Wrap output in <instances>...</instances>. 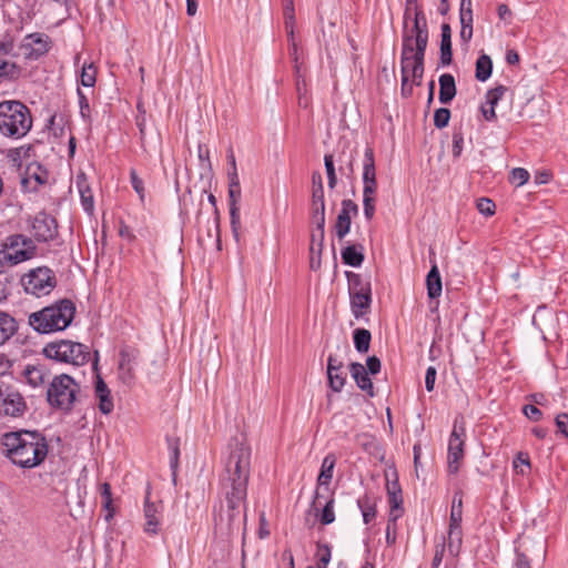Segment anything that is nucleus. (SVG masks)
Wrapping results in <instances>:
<instances>
[{
    "label": "nucleus",
    "instance_id": "603ef678",
    "mask_svg": "<svg viewBox=\"0 0 568 568\" xmlns=\"http://www.w3.org/2000/svg\"><path fill=\"white\" fill-rule=\"evenodd\" d=\"M130 179H131L132 187L138 193L140 200L143 201L144 196H145L144 183H143L142 179L139 178V175L136 174L135 170H131Z\"/></svg>",
    "mask_w": 568,
    "mask_h": 568
},
{
    "label": "nucleus",
    "instance_id": "e2e57ef3",
    "mask_svg": "<svg viewBox=\"0 0 568 568\" xmlns=\"http://www.w3.org/2000/svg\"><path fill=\"white\" fill-rule=\"evenodd\" d=\"M444 552H445V544L442 542V544H438L436 546V550H435V555H434V558H433V568H438L443 561V558H444Z\"/></svg>",
    "mask_w": 568,
    "mask_h": 568
},
{
    "label": "nucleus",
    "instance_id": "f8f14e48",
    "mask_svg": "<svg viewBox=\"0 0 568 568\" xmlns=\"http://www.w3.org/2000/svg\"><path fill=\"white\" fill-rule=\"evenodd\" d=\"M34 250L36 247L30 239L16 234L7 239L3 258L10 264L16 265L31 258Z\"/></svg>",
    "mask_w": 568,
    "mask_h": 568
},
{
    "label": "nucleus",
    "instance_id": "aec40b11",
    "mask_svg": "<svg viewBox=\"0 0 568 568\" xmlns=\"http://www.w3.org/2000/svg\"><path fill=\"white\" fill-rule=\"evenodd\" d=\"M376 168L374 151L372 148H366L363 159V192L376 193Z\"/></svg>",
    "mask_w": 568,
    "mask_h": 568
},
{
    "label": "nucleus",
    "instance_id": "ea45409f",
    "mask_svg": "<svg viewBox=\"0 0 568 568\" xmlns=\"http://www.w3.org/2000/svg\"><path fill=\"white\" fill-rule=\"evenodd\" d=\"M357 505L362 511L364 523H372L376 517V507L375 504L371 500V498L364 496L357 500Z\"/></svg>",
    "mask_w": 568,
    "mask_h": 568
},
{
    "label": "nucleus",
    "instance_id": "e433bc0d",
    "mask_svg": "<svg viewBox=\"0 0 568 568\" xmlns=\"http://www.w3.org/2000/svg\"><path fill=\"white\" fill-rule=\"evenodd\" d=\"M322 499H324V505H323V508L321 509V511L316 514V516L318 517L322 525H329V524L334 523V520H335V513H334L335 500L332 496L325 497L324 495H323Z\"/></svg>",
    "mask_w": 568,
    "mask_h": 568
},
{
    "label": "nucleus",
    "instance_id": "dca6fc26",
    "mask_svg": "<svg viewBox=\"0 0 568 568\" xmlns=\"http://www.w3.org/2000/svg\"><path fill=\"white\" fill-rule=\"evenodd\" d=\"M20 48L27 59L37 60L49 51L50 39L43 33H30L24 37Z\"/></svg>",
    "mask_w": 568,
    "mask_h": 568
},
{
    "label": "nucleus",
    "instance_id": "680f3d73",
    "mask_svg": "<svg viewBox=\"0 0 568 568\" xmlns=\"http://www.w3.org/2000/svg\"><path fill=\"white\" fill-rule=\"evenodd\" d=\"M367 373L375 375L381 371V361L376 356H369L366 361Z\"/></svg>",
    "mask_w": 568,
    "mask_h": 568
},
{
    "label": "nucleus",
    "instance_id": "c03bdc74",
    "mask_svg": "<svg viewBox=\"0 0 568 568\" xmlns=\"http://www.w3.org/2000/svg\"><path fill=\"white\" fill-rule=\"evenodd\" d=\"M463 520V500L457 495L453 498L449 524H462Z\"/></svg>",
    "mask_w": 568,
    "mask_h": 568
},
{
    "label": "nucleus",
    "instance_id": "6ab92c4d",
    "mask_svg": "<svg viewBox=\"0 0 568 568\" xmlns=\"http://www.w3.org/2000/svg\"><path fill=\"white\" fill-rule=\"evenodd\" d=\"M32 232L38 241L48 242L53 240L58 234V225L52 216L45 213H39L33 219Z\"/></svg>",
    "mask_w": 568,
    "mask_h": 568
},
{
    "label": "nucleus",
    "instance_id": "393cba45",
    "mask_svg": "<svg viewBox=\"0 0 568 568\" xmlns=\"http://www.w3.org/2000/svg\"><path fill=\"white\" fill-rule=\"evenodd\" d=\"M459 18L462 23L460 38L468 42L473 37L471 0H460Z\"/></svg>",
    "mask_w": 568,
    "mask_h": 568
},
{
    "label": "nucleus",
    "instance_id": "7c9ffc66",
    "mask_svg": "<svg viewBox=\"0 0 568 568\" xmlns=\"http://www.w3.org/2000/svg\"><path fill=\"white\" fill-rule=\"evenodd\" d=\"M463 544L462 524H449L448 528V550L453 556H457Z\"/></svg>",
    "mask_w": 568,
    "mask_h": 568
},
{
    "label": "nucleus",
    "instance_id": "09e8293b",
    "mask_svg": "<svg viewBox=\"0 0 568 568\" xmlns=\"http://www.w3.org/2000/svg\"><path fill=\"white\" fill-rule=\"evenodd\" d=\"M325 169L327 173L328 186L334 189L337 183V178L334 168L333 155L326 154L324 158Z\"/></svg>",
    "mask_w": 568,
    "mask_h": 568
},
{
    "label": "nucleus",
    "instance_id": "412c9836",
    "mask_svg": "<svg viewBox=\"0 0 568 568\" xmlns=\"http://www.w3.org/2000/svg\"><path fill=\"white\" fill-rule=\"evenodd\" d=\"M23 381L33 388L43 387L49 379V371L41 364H28L22 371Z\"/></svg>",
    "mask_w": 568,
    "mask_h": 568
},
{
    "label": "nucleus",
    "instance_id": "2eb2a0df",
    "mask_svg": "<svg viewBox=\"0 0 568 568\" xmlns=\"http://www.w3.org/2000/svg\"><path fill=\"white\" fill-rule=\"evenodd\" d=\"M312 220L316 224L318 231V254L322 252L323 240H324V227H325V200H324V187H314L312 193Z\"/></svg>",
    "mask_w": 568,
    "mask_h": 568
},
{
    "label": "nucleus",
    "instance_id": "4d7b16f0",
    "mask_svg": "<svg viewBox=\"0 0 568 568\" xmlns=\"http://www.w3.org/2000/svg\"><path fill=\"white\" fill-rule=\"evenodd\" d=\"M523 412L527 418L535 420V422L539 420L542 416V413L540 412V409L535 405L524 406Z\"/></svg>",
    "mask_w": 568,
    "mask_h": 568
},
{
    "label": "nucleus",
    "instance_id": "a878e982",
    "mask_svg": "<svg viewBox=\"0 0 568 568\" xmlns=\"http://www.w3.org/2000/svg\"><path fill=\"white\" fill-rule=\"evenodd\" d=\"M453 61L452 29L448 23L442 24L439 65L447 67Z\"/></svg>",
    "mask_w": 568,
    "mask_h": 568
},
{
    "label": "nucleus",
    "instance_id": "9b49d317",
    "mask_svg": "<svg viewBox=\"0 0 568 568\" xmlns=\"http://www.w3.org/2000/svg\"><path fill=\"white\" fill-rule=\"evenodd\" d=\"M465 438L464 422L456 419L448 439L447 468L449 474H457L462 467L465 456Z\"/></svg>",
    "mask_w": 568,
    "mask_h": 568
},
{
    "label": "nucleus",
    "instance_id": "9d476101",
    "mask_svg": "<svg viewBox=\"0 0 568 568\" xmlns=\"http://www.w3.org/2000/svg\"><path fill=\"white\" fill-rule=\"evenodd\" d=\"M21 282L27 293L38 297L48 295L57 285L55 275L48 267L31 270Z\"/></svg>",
    "mask_w": 568,
    "mask_h": 568
},
{
    "label": "nucleus",
    "instance_id": "79ce46f5",
    "mask_svg": "<svg viewBox=\"0 0 568 568\" xmlns=\"http://www.w3.org/2000/svg\"><path fill=\"white\" fill-rule=\"evenodd\" d=\"M376 193L363 192V211L366 220L371 221L375 214Z\"/></svg>",
    "mask_w": 568,
    "mask_h": 568
},
{
    "label": "nucleus",
    "instance_id": "c9c22d12",
    "mask_svg": "<svg viewBox=\"0 0 568 568\" xmlns=\"http://www.w3.org/2000/svg\"><path fill=\"white\" fill-rule=\"evenodd\" d=\"M327 378H328V385L332 388V390L338 393L343 389L345 382H346V373L343 371V368L338 369L329 365L327 368Z\"/></svg>",
    "mask_w": 568,
    "mask_h": 568
},
{
    "label": "nucleus",
    "instance_id": "8fccbe9b",
    "mask_svg": "<svg viewBox=\"0 0 568 568\" xmlns=\"http://www.w3.org/2000/svg\"><path fill=\"white\" fill-rule=\"evenodd\" d=\"M450 119V111L446 108H439L434 114V125L438 129L447 126Z\"/></svg>",
    "mask_w": 568,
    "mask_h": 568
},
{
    "label": "nucleus",
    "instance_id": "ddd939ff",
    "mask_svg": "<svg viewBox=\"0 0 568 568\" xmlns=\"http://www.w3.org/2000/svg\"><path fill=\"white\" fill-rule=\"evenodd\" d=\"M229 205H230V219L232 232L236 241L240 239V206L239 202L241 199V185L237 175V170H229Z\"/></svg>",
    "mask_w": 568,
    "mask_h": 568
},
{
    "label": "nucleus",
    "instance_id": "a19ab883",
    "mask_svg": "<svg viewBox=\"0 0 568 568\" xmlns=\"http://www.w3.org/2000/svg\"><path fill=\"white\" fill-rule=\"evenodd\" d=\"M97 81V68L93 63H84L81 69L80 83L83 87L92 88Z\"/></svg>",
    "mask_w": 568,
    "mask_h": 568
},
{
    "label": "nucleus",
    "instance_id": "49530a36",
    "mask_svg": "<svg viewBox=\"0 0 568 568\" xmlns=\"http://www.w3.org/2000/svg\"><path fill=\"white\" fill-rule=\"evenodd\" d=\"M138 353L134 349H122L120 352L119 369L134 367Z\"/></svg>",
    "mask_w": 568,
    "mask_h": 568
},
{
    "label": "nucleus",
    "instance_id": "4c0bfd02",
    "mask_svg": "<svg viewBox=\"0 0 568 568\" xmlns=\"http://www.w3.org/2000/svg\"><path fill=\"white\" fill-rule=\"evenodd\" d=\"M491 70V59L486 54L480 55L476 61V79L478 81L485 82L490 77Z\"/></svg>",
    "mask_w": 568,
    "mask_h": 568
},
{
    "label": "nucleus",
    "instance_id": "5fc2aeb1",
    "mask_svg": "<svg viewBox=\"0 0 568 568\" xmlns=\"http://www.w3.org/2000/svg\"><path fill=\"white\" fill-rule=\"evenodd\" d=\"M556 426L558 430L568 438V414L561 413L556 417Z\"/></svg>",
    "mask_w": 568,
    "mask_h": 568
},
{
    "label": "nucleus",
    "instance_id": "864d4df0",
    "mask_svg": "<svg viewBox=\"0 0 568 568\" xmlns=\"http://www.w3.org/2000/svg\"><path fill=\"white\" fill-rule=\"evenodd\" d=\"M100 493H101L102 504H103L104 508L110 510L111 504H112L111 486L108 483H103L101 485Z\"/></svg>",
    "mask_w": 568,
    "mask_h": 568
},
{
    "label": "nucleus",
    "instance_id": "20e7f679",
    "mask_svg": "<svg viewBox=\"0 0 568 568\" xmlns=\"http://www.w3.org/2000/svg\"><path fill=\"white\" fill-rule=\"evenodd\" d=\"M75 306L70 300H61L29 315V325L41 334L65 329L73 321Z\"/></svg>",
    "mask_w": 568,
    "mask_h": 568
},
{
    "label": "nucleus",
    "instance_id": "58836bf2",
    "mask_svg": "<svg viewBox=\"0 0 568 568\" xmlns=\"http://www.w3.org/2000/svg\"><path fill=\"white\" fill-rule=\"evenodd\" d=\"M354 345L357 352L366 353L369 349L372 339L371 332L365 328H356L354 331Z\"/></svg>",
    "mask_w": 568,
    "mask_h": 568
},
{
    "label": "nucleus",
    "instance_id": "6e6552de",
    "mask_svg": "<svg viewBox=\"0 0 568 568\" xmlns=\"http://www.w3.org/2000/svg\"><path fill=\"white\" fill-rule=\"evenodd\" d=\"M425 54L400 53V94L407 99L413 94L414 85L422 84Z\"/></svg>",
    "mask_w": 568,
    "mask_h": 568
},
{
    "label": "nucleus",
    "instance_id": "0e129e2a",
    "mask_svg": "<svg viewBox=\"0 0 568 568\" xmlns=\"http://www.w3.org/2000/svg\"><path fill=\"white\" fill-rule=\"evenodd\" d=\"M396 541V521H389L386 528V542L388 545H394Z\"/></svg>",
    "mask_w": 568,
    "mask_h": 568
},
{
    "label": "nucleus",
    "instance_id": "0eeeda50",
    "mask_svg": "<svg viewBox=\"0 0 568 568\" xmlns=\"http://www.w3.org/2000/svg\"><path fill=\"white\" fill-rule=\"evenodd\" d=\"M43 355L55 362L73 366H82L90 359V351L87 345L69 339L47 344L43 347Z\"/></svg>",
    "mask_w": 568,
    "mask_h": 568
},
{
    "label": "nucleus",
    "instance_id": "3c124183",
    "mask_svg": "<svg viewBox=\"0 0 568 568\" xmlns=\"http://www.w3.org/2000/svg\"><path fill=\"white\" fill-rule=\"evenodd\" d=\"M495 209H496L495 203L488 197H480L477 201V210L479 211V213H481L485 216L494 215Z\"/></svg>",
    "mask_w": 568,
    "mask_h": 568
},
{
    "label": "nucleus",
    "instance_id": "cd10ccee",
    "mask_svg": "<svg viewBox=\"0 0 568 568\" xmlns=\"http://www.w3.org/2000/svg\"><path fill=\"white\" fill-rule=\"evenodd\" d=\"M439 95L440 103L448 104L457 93L455 79L449 73H444L439 77Z\"/></svg>",
    "mask_w": 568,
    "mask_h": 568
},
{
    "label": "nucleus",
    "instance_id": "4468645a",
    "mask_svg": "<svg viewBox=\"0 0 568 568\" xmlns=\"http://www.w3.org/2000/svg\"><path fill=\"white\" fill-rule=\"evenodd\" d=\"M26 409L27 404L19 392L0 387V416L21 417Z\"/></svg>",
    "mask_w": 568,
    "mask_h": 568
},
{
    "label": "nucleus",
    "instance_id": "a18cd8bd",
    "mask_svg": "<svg viewBox=\"0 0 568 568\" xmlns=\"http://www.w3.org/2000/svg\"><path fill=\"white\" fill-rule=\"evenodd\" d=\"M513 467L517 473L524 475L526 469L530 468V460L528 454L519 452L514 458Z\"/></svg>",
    "mask_w": 568,
    "mask_h": 568
},
{
    "label": "nucleus",
    "instance_id": "a211bd4d",
    "mask_svg": "<svg viewBox=\"0 0 568 568\" xmlns=\"http://www.w3.org/2000/svg\"><path fill=\"white\" fill-rule=\"evenodd\" d=\"M357 214L358 206L354 201H342V207L334 225V231L338 240H343L348 234L352 225V216H356Z\"/></svg>",
    "mask_w": 568,
    "mask_h": 568
},
{
    "label": "nucleus",
    "instance_id": "4be33fe9",
    "mask_svg": "<svg viewBox=\"0 0 568 568\" xmlns=\"http://www.w3.org/2000/svg\"><path fill=\"white\" fill-rule=\"evenodd\" d=\"M11 45L0 43V78L6 80H17L22 72L20 65L8 59Z\"/></svg>",
    "mask_w": 568,
    "mask_h": 568
},
{
    "label": "nucleus",
    "instance_id": "72a5a7b5",
    "mask_svg": "<svg viewBox=\"0 0 568 568\" xmlns=\"http://www.w3.org/2000/svg\"><path fill=\"white\" fill-rule=\"evenodd\" d=\"M77 185L84 211L92 213L94 207L93 194L83 175L78 176Z\"/></svg>",
    "mask_w": 568,
    "mask_h": 568
},
{
    "label": "nucleus",
    "instance_id": "2f4dec72",
    "mask_svg": "<svg viewBox=\"0 0 568 568\" xmlns=\"http://www.w3.org/2000/svg\"><path fill=\"white\" fill-rule=\"evenodd\" d=\"M16 320L4 312H0V345L9 341L17 332Z\"/></svg>",
    "mask_w": 568,
    "mask_h": 568
},
{
    "label": "nucleus",
    "instance_id": "5701e85b",
    "mask_svg": "<svg viewBox=\"0 0 568 568\" xmlns=\"http://www.w3.org/2000/svg\"><path fill=\"white\" fill-rule=\"evenodd\" d=\"M507 90L508 89L505 85H497L494 89L487 91L486 103L481 105V113L486 121L491 122L497 119L495 106L507 92Z\"/></svg>",
    "mask_w": 568,
    "mask_h": 568
},
{
    "label": "nucleus",
    "instance_id": "f3484780",
    "mask_svg": "<svg viewBox=\"0 0 568 568\" xmlns=\"http://www.w3.org/2000/svg\"><path fill=\"white\" fill-rule=\"evenodd\" d=\"M336 464V457L334 454H328L324 457L321 466V471L317 477V488L315 491V497L313 505L315 509L318 511L317 506L322 505L323 490H328L329 483L333 478V471Z\"/></svg>",
    "mask_w": 568,
    "mask_h": 568
},
{
    "label": "nucleus",
    "instance_id": "7ed1b4c3",
    "mask_svg": "<svg viewBox=\"0 0 568 568\" xmlns=\"http://www.w3.org/2000/svg\"><path fill=\"white\" fill-rule=\"evenodd\" d=\"M428 38L427 19L423 9L417 0H406L400 53L425 54Z\"/></svg>",
    "mask_w": 568,
    "mask_h": 568
},
{
    "label": "nucleus",
    "instance_id": "bf43d9fd",
    "mask_svg": "<svg viewBox=\"0 0 568 568\" xmlns=\"http://www.w3.org/2000/svg\"><path fill=\"white\" fill-rule=\"evenodd\" d=\"M436 375H437L436 368L433 366H429L426 371V376H425V386L428 392H432L434 389Z\"/></svg>",
    "mask_w": 568,
    "mask_h": 568
},
{
    "label": "nucleus",
    "instance_id": "f03ea898",
    "mask_svg": "<svg viewBox=\"0 0 568 568\" xmlns=\"http://www.w3.org/2000/svg\"><path fill=\"white\" fill-rule=\"evenodd\" d=\"M2 455L19 469H33L44 463L49 454L45 436L39 430L19 429L0 438Z\"/></svg>",
    "mask_w": 568,
    "mask_h": 568
},
{
    "label": "nucleus",
    "instance_id": "052dcab7",
    "mask_svg": "<svg viewBox=\"0 0 568 568\" xmlns=\"http://www.w3.org/2000/svg\"><path fill=\"white\" fill-rule=\"evenodd\" d=\"M13 362L4 354L0 353V376L10 374Z\"/></svg>",
    "mask_w": 568,
    "mask_h": 568
},
{
    "label": "nucleus",
    "instance_id": "473e14b6",
    "mask_svg": "<svg viewBox=\"0 0 568 568\" xmlns=\"http://www.w3.org/2000/svg\"><path fill=\"white\" fill-rule=\"evenodd\" d=\"M363 246L347 245L342 251V260L346 265L358 267L364 261Z\"/></svg>",
    "mask_w": 568,
    "mask_h": 568
},
{
    "label": "nucleus",
    "instance_id": "6e6d98bb",
    "mask_svg": "<svg viewBox=\"0 0 568 568\" xmlns=\"http://www.w3.org/2000/svg\"><path fill=\"white\" fill-rule=\"evenodd\" d=\"M318 555H320V559H318L317 566L315 568H327V565L331 560L329 548L327 546L320 548Z\"/></svg>",
    "mask_w": 568,
    "mask_h": 568
},
{
    "label": "nucleus",
    "instance_id": "f257e3e1",
    "mask_svg": "<svg viewBox=\"0 0 568 568\" xmlns=\"http://www.w3.org/2000/svg\"><path fill=\"white\" fill-rule=\"evenodd\" d=\"M251 458L252 449L246 437L242 434L232 437L222 458L223 471L220 476L221 493L232 513L245 501ZM233 516L234 514H230V519Z\"/></svg>",
    "mask_w": 568,
    "mask_h": 568
},
{
    "label": "nucleus",
    "instance_id": "13d9d810",
    "mask_svg": "<svg viewBox=\"0 0 568 568\" xmlns=\"http://www.w3.org/2000/svg\"><path fill=\"white\" fill-rule=\"evenodd\" d=\"M463 143H464L463 134L460 132L454 133L453 134V149H452L454 156L460 155V153L463 151Z\"/></svg>",
    "mask_w": 568,
    "mask_h": 568
},
{
    "label": "nucleus",
    "instance_id": "c85d7f7f",
    "mask_svg": "<svg viewBox=\"0 0 568 568\" xmlns=\"http://www.w3.org/2000/svg\"><path fill=\"white\" fill-rule=\"evenodd\" d=\"M95 396L99 399V409L103 414H110L113 410V400L110 395V389L101 377L95 382Z\"/></svg>",
    "mask_w": 568,
    "mask_h": 568
},
{
    "label": "nucleus",
    "instance_id": "b1692460",
    "mask_svg": "<svg viewBox=\"0 0 568 568\" xmlns=\"http://www.w3.org/2000/svg\"><path fill=\"white\" fill-rule=\"evenodd\" d=\"M161 511L162 505L150 503L149 496H146L144 504L145 532L153 535L158 532L160 526Z\"/></svg>",
    "mask_w": 568,
    "mask_h": 568
},
{
    "label": "nucleus",
    "instance_id": "69168bd1",
    "mask_svg": "<svg viewBox=\"0 0 568 568\" xmlns=\"http://www.w3.org/2000/svg\"><path fill=\"white\" fill-rule=\"evenodd\" d=\"M8 284H9L8 275L3 272H0V302L6 300L8 296Z\"/></svg>",
    "mask_w": 568,
    "mask_h": 568
},
{
    "label": "nucleus",
    "instance_id": "774afa93",
    "mask_svg": "<svg viewBox=\"0 0 568 568\" xmlns=\"http://www.w3.org/2000/svg\"><path fill=\"white\" fill-rule=\"evenodd\" d=\"M283 3V13L284 17H287L288 19H293V11H294V1L293 0H282Z\"/></svg>",
    "mask_w": 568,
    "mask_h": 568
},
{
    "label": "nucleus",
    "instance_id": "bb28decb",
    "mask_svg": "<svg viewBox=\"0 0 568 568\" xmlns=\"http://www.w3.org/2000/svg\"><path fill=\"white\" fill-rule=\"evenodd\" d=\"M349 372L352 377L355 379L357 386L367 392L369 396H374V387L371 378L368 377V373L366 367L361 363H352L349 365Z\"/></svg>",
    "mask_w": 568,
    "mask_h": 568
},
{
    "label": "nucleus",
    "instance_id": "37998d69",
    "mask_svg": "<svg viewBox=\"0 0 568 568\" xmlns=\"http://www.w3.org/2000/svg\"><path fill=\"white\" fill-rule=\"evenodd\" d=\"M358 445L369 454H374L378 447L377 439L369 434H359L356 437Z\"/></svg>",
    "mask_w": 568,
    "mask_h": 568
},
{
    "label": "nucleus",
    "instance_id": "de8ad7c7",
    "mask_svg": "<svg viewBox=\"0 0 568 568\" xmlns=\"http://www.w3.org/2000/svg\"><path fill=\"white\" fill-rule=\"evenodd\" d=\"M529 180V173L526 169L515 168L510 172L509 181L516 186L524 185Z\"/></svg>",
    "mask_w": 568,
    "mask_h": 568
},
{
    "label": "nucleus",
    "instance_id": "f704fd0d",
    "mask_svg": "<svg viewBox=\"0 0 568 568\" xmlns=\"http://www.w3.org/2000/svg\"><path fill=\"white\" fill-rule=\"evenodd\" d=\"M389 521H396L404 514L402 490H390L388 496Z\"/></svg>",
    "mask_w": 568,
    "mask_h": 568
},
{
    "label": "nucleus",
    "instance_id": "39448f33",
    "mask_svg": "<svg viewBox=\"0 0 568 568\" xmlns=\"http://www.w3.org/2000/svg\"><path fill=\"white\" fill-rule=\"evenodd\" d=\"M32 128L31 112L17 100L0 102V133L7 138L21 139Z\"/></svg>",
    "mask_w": 568,
    "mask_h": 568
},
{
    "label": "nucleus",
    "instance_id": "c756f323",
    "mask_svg": "<svg viewBox=\"0 0 568 568\" xmlns=\"http://www.w3.org/2000/svg\"><path fill=\"white\" fill-rule=\"evenodd\" d=\"M426 286L427 294L429 298L439 297L442 294V277L439 274V270L436 264H434L426 276Z\"/></svg>",
    "mask_w": 568,
    "mask_h": 568
},
{
    "label": "nucleus",
    "instance_id": "338daca9",
    "mask_svg": "<svg viewBox=\"0 0 568 568\" xmlns=\"http://www.w3.org/2000/svg\"><path fill=\"white\" fill-rule=\"evenodd\" d=\"M119 375L123 382L130 383L134 378V367L121 368Z\"/></svg>",
    "mask_w": 568,
    "mask_h": 568
},
{
    "label": "nucleus",
    "instance_id": "423d86ee",
    "mask_svg": "<svg viewBox=\"0 0 568 568\" xmlns=\"http://www.w3.org/2000/svg\"><path fill=\"white\" fill-rule=\"evenodd\" d=\"M80 395V385L68 374L55 375L48 385L47 399L50 406L70 412Z\"/></svg>",
    "mask_w": 568,
    "mask_h": 568
},
{
    "label": "nucleus",
    "instance_id": "1a4fd4ad",
    "mask_svg": "<svg viewBox=\"0 0 568 568\" xmlns=\"http://www.w3.org/2000/svg\"><path fill=\"white\" fill-rule=\"evenodd\" d=\"M346 275L352 313L356 318L363 317L372 304L371 283L363 280L359 274L347 272Z\"/></svg>",
    "mask_w": 568,
    "mask_h": 568
}]
</instances>
